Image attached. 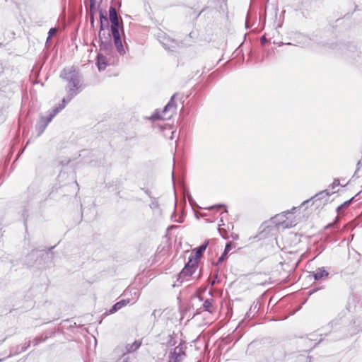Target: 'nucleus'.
<instances>
[{"instance_id":"26","label":"nucleus","mask_w":362,"mask_h":362,"mask_svg":"<svg viewBox=\"0 0 362 362\" xmlns=\"http://www.w3.org/2000/svg\"><path fill=\"white\" fill-rule=\"evenodd\" d=\"M266 41H267V39H266V37L264 36L261 37V42H266Z\"/></svg>"},{"instance_id":"10","label":"nucleus","mask_w":362,"mask_h":362,"mask_svg":"<svg viewBox=\"0 0 362 362\" xmlns=\"http://www.w3.org/2000/svg\"><path fill=\"white\" fill-rule=\"evenodd\" d=\"M332 193H334V192L330 193L327 189L324 190L317 194L313 199H315V202L325 199L324 203H325L327 202L329 196Z\"/></svg>"},{"instance_id":"9","label":"nucleus","mask_w":362,"mask_h":362,"mask_svg":"<svg viewBox=\"0 0 362 362\" xmlns=\"http://www.w3.org/2000/svg\"><path fill=\"white\" fill-rule=\"evenodd\" d=\"M129 303V299H123L116 303L109 310V314H113Z\"/></svg>"},{"instance_id":"20","label":"nucleus","mask_w":362,"mask_h":362,"mask_svg":"<svg viewBox=\"0 0 362 362\" xmlns=\"http://www.w3.org/2000/svg\"><path fill=\"white\" fill-rule=\"evenodd\" d=\"M57 28H51L48 32L49 37H51L53 35H54L57 33Z\"/></svg>"},{"instance_id":"14","label":"nucleus","mask_w":362,"mask_h":362,"mask_svg":"<svg viewBox=\"0 0 362 362\" xmlns=\"http://www.w3.org/2000/svg\"><path fill=\"white\" fill-rule=\"evenodd\" d=\"M328 276V272L324 269H318L313 274L314 279L317 281Z\"/></svg>"},{"instance_id":"22","label":"nucleus","mask_w":362,"mask_h":362,"mask_svg":"<svg viewBox=\"0 0 362 362\" xmlns=\"http://www.w3.org/2000/svg\"><path fill=\"white\" fill-rule=\"evenodd\" d=\"M231 249V247H230V243H228L226 245V247H225V250H224V253L225 254H227Z\"/></svg>"},{"instance_id":"30","label":"nucleus","mask_w":362,"mask_h":362,"mask_svg":"<svg viewBox=\"0 0 362 362\" xmlns=\"http://www.w3.org/2000/svg\"><path fill=\"white\" fill-rule=\"evenodd\" d=\"M2 361V359H0V362Z\"/></svg>"},{"instance_id":"11","label":"nucleus","mask_w":362,"mask_h":362,"mask_svg":"<svg viewBox=\"0 0 362 362\" xmlns=\"http://www.w3.org/2000/svg\"><path fill=\"white\" fill-rule=\"evenodd\" d=\"M113 40H114L115 46L118 53L120 55H122V56L124 54H125L126 51H125V49L124 48V46L122 45L121 37H115V38H113Z\"/></svg>"},{"instance_id":"29","label":"nucleus","mask_w":362,"mask_h":362,"mask_svg":"<svg viewBox=\"0 0 362 362\" xmlns=\"http://www.w3.org/2000/svg\"><path fill=\"white\" fill-rule=\"evenodd\" d=\"M352 199L349 200V202H347L346 203H350L351 202Z\"/></svg>"},{"instance_id":"3","label":"nucleus","mask_w":362,"mask_h":362,"mask_svg":"<svg viewBox=\"0 0 362 362\" xmlns=\"http://www.w3.org/2000/svg\"><path fill=\"white\" fill-rule=\"evenodd\" d=\"M100 31L98 34V38L100 41V52L99 53H103L106 55H112V51H113V47L111 42V35L110 33H108L107 37L104 40L102 38V31L104 30V28H108L109 23L107 17L104 15L102 10L100 11Z\"/></svg>"},{"instance_id":"23","label":"nucleus","mask_w":362,"mask_h":362,"mask_svg":"<svg viewBox=\"0 0 362 362\" xmlns=\"http://www.w3.org/2000/svg\"><path fill=\"white\" fill-rule=\"evenodd\" d=\"M226 255L227 254H225L223 252V254L219 257L218 262L220 263V262H223L224 260L225 257H226Z\"/></svg>"},{"instance_id":"1","label":"nucleus","mask_w":362,"mask_h":362,"mask_svg":"<svg viewBox=\"0 0 362 362\" xmlns=\"http://www.w3.org/2000/svg\"><path fill=\"white\" fill-rule=\"evenodd\" d=\"M60 77L67 82V86H66L67 96L62 99L61 104L53 107L47 116L40 118L36 124L38 135L44 132L47 126L55 115L63 110L66 105L82 90L83 78L78 69L75 66L66 67L62 71Z\"/></svg>"},{"instance_id":"7","label":"nucleus","mask_w":362,"mask_h":362,"mask_svg":"<svg viewBox=\"0 0 362 362\" xmlns=\"http://www.w3.org/2000/svg\"><path fill=\"white\" fill-rule=\"evenodd\" d=\"M114 64L112 55H106L103 53H98L97 56V66L100 71H104L107 66Z\"/></svg>"},{"instance_id":"13","label":"nucleus","mask_w":362,"mask_h":362,"mask_svg":"<svg viewBox=\"0 0 362 362\" xmlns=\"http://www.w3.org/2000/svg\"><path fill=\"white\" fill-rule=\"evenodd\" d=\"M208 241L205 242L203 245H202L196 250L195 257L192 258V259H196L197 261V259H199L202 256V253L205 251L208 245Z\"/></svg>"},{"instance_id":"24","label":"nucleus","mask_w":362,"mask_h":362,"mask_svg":"<svg viewBox=\"0 0 362 362\" xmlns=\"http://www.w3.org/2000/svg\"><path fill=\"white\" fill-rule=\"evenodd\" d=\"M94 14L95 13H89V15H90V23L92 25H93V23H94Z\"/></svg>"},{"instance_id":"28","label":"nucleus","mask_w":362,"mask_h":362,"mask_svg":"<svg viewBox=\"0 0 362 362\" xmlns=\"http://www.w3.org/2000/svg\"><path fill=\"white\" fill-rule=\"evenodd\" d=\"M306 202H309V200H307V201L304 202L303 204H305Z\"/></svg>"},{"instance_id":"8","label":"nucleus","mask_w":362,"mask_h":362,"mask_svg":"<svg viewBox=\"0 0 362 362\" xmlns=\"http://www.w3.org/2000/svg\"><path fill=\"white\" fill-rule=\"evenodd\" d=\"M185 356V351L181 346H176L170 354L168 362H180Z\"/></svg>"},{"instance_id":"4","label":"nucleus","mask_w":362,"mask_h":362,"mask_svg":"<svg viewBox=\"0 0 362 362\" xmlns=\"http://www.w3.org/2000/svg\"><path fill=\"white\" fill-rule=\"evenodd\" d=\"M157 36L158 41L166 50L174 51L179 47V42L177 40L170 38L163 32H159Z\"/></svg>"},{"instance_id":"27","label":"nucleus","mask_w":362,"mask_h":362,"mask_svg":"<svg viewBox=\"0 0 362 362\" xmlns=\"http://www.w3.org/2000/svg\"><path fill=\"white\" fill-rule=\"evenodd\" d=\"M170 133H171L172 136H173V134L175 133V131H171Z\"/></svg>"},{"instance_id":"15","label":"nucleus","mask_w":362,"mask_h":362,"mask_svg":"<svg viewBox=\"0 0 362 362\" xmlns=\"http://www.w3.org/2000/svg\"><path fill=\"white\" fill-rule=\"evenodd\" d=\"M141 344V342L138 341H135L132 344H127L126 346L127 352L131 353V352L135 351L140 347Z\"/></svg>"},{"instance_id":"21","label":"nucleus","mask_w":362,"mask_h":362,"mask_svg":"<svg viewBox=\"0 0 362 362\" xmlns=\"http://www.w3.org/2000/svg\"><path fill=\"white\" fill-rule=\"evenodd\" d=\"M339 185V181L338 180H335L333 183L332 184L331 187L332 189H334L335 187Z\"/></svg>"},{"instance_id":"12","label":"nucleus","mask_w":362,"mask_h":362,"mask_svg":"<svg viewBox=\"0 0 362 362\" xmlns=\"http://www.w3.org/2000/svg\"><path fill=\"white\" fill-rule=\"evenodd\" d=\"M109 18L112 23L119 21V16L115 7L110 6L109 8Z\"/></svg>"},{"instance_id":"2","label":"nucleus","mask_w":362,"mask_h":362,"mask_svg":"<svg viewBox=\"0 0 362 362\" xmlns=\"http://www.w3.org/2000/svg\"><path fill=\"white\" fill-rule=\"evenodd\" d=\"M175 94L171 97L168 104L163 108L162 115L156 110V112L148 117V119L152 121L153 128H158L161 131H171V127L164 123L161 124L160 120L170 119L175 111L177 105L175 101Z\"/></svg>"},{"instance_id":"5","label":"nucleus","mask_w":362,"mask_h":362,"mask_svg":"<svg viewBox=\"0 0 362 362\" xmlns=\"http://www.w3.org/2000/svg\"><path fill=\"white\" fill-rule=\"evenodd\" d=\"M197 267V261L189 258L185 267L179 274L178 279L183 281L187 277L192 276Z\"/></svg>"},{"instance_id":"25","label":"nucleus","mask_w":362,"mask_h":362,"mask_svg":"<svg viewBox=\"0 0 362 362\" xmlns=\"http://www.w3.org/2000/svg\"><path fill=\"white\" fill-rule=\"evenodd\" d=\"M107 37H105V33H104V30L102 31V38L105 40V39L107 38Z\"/></svg>"},{"instance_id":"17","label":"nucleus","mask_w":362,"mask_h":362,"mask_svg":"<svg viewBox=\"0 0 362 362\" xmlns=\"http://www.w3.org/2000/svg\"><path fill=\"white\" fill-rule=\"evenodd\" d=\"M204 308L209 311L212 312L210 308L212 307V300H206L203 304Z\"/></svg>"},{"instance_id":"19","label":"nucleus","mask_w":362,"mask_h":362,"mask_svg":"<svg viewBox=\"0 0 362 362\" xmlns=\"http://www.w3.org/2000/svg\"><path fill=\"white\" fill-rule=\"evenodd\" d=\"M111 33H112V35L113 38L120 37V34H119V30H111Z\"/></svg>"},{"instance_id":"6","label":"nucleus","mask_w":362,"mask_h":362,"mask_svg":"<svg viewBox=\"0 0 362 362\" xmlns=\"http://www.w3.org/2000/svg\"><path fill=\"white\" fill-rule=\"evenodd\" d=\"M296 210V208L293 207L292 211H284V213L279 214L276 216V218L279 221V224L283 228H291L296 225V220H288L289 218L287 216H291L293 214V211Z\"/></svg>"},{"instance_id":"16","label":"nucleus","mask_w":362,"mask_h":362,"mask_svg":"<svg viewBox=\"0 0 362 362\" xmlns=\"http://www.w3.org/2000/svg\"><path fill=\"white\" fill-rule=\"evenodd\" d=\"M90 1V9L89 13H95L96 11V6H100L103 0H89Z\"/></svg>"},{"instance_id":"18","label":"nucleus","mask_w":362,"mask_h":362,"mask_svg":"<svg viewBox=\"0 0 362 362\" xmlns=\"http://www.w3.org/2000/svg\"><path fill=\"white\" fill-rule=\"evenodd\" d=\"M119 30V21L114 22V23H111V30Z\"/></svg>"}]
</instances>
